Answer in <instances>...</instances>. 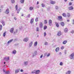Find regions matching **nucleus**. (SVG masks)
<instances>
[{"label": "nucleus", "mask_w": 74, "mask_h": 74, "mask_svg": "<svg viewBox=\"0 0 74 74\" xmlns=\"http://www.w3.org/2000/svg\"><path fill=\"white\" fill-rule=\"evenodd\" d=\"M4 59L6 61V62H8V61H9V60H10V57H5L4 58Z\"/></svg>", "instance_id": "obj_1"}, {"label": "nucleus", "mask_w": 74, "mask_h": 74, "mask_svg": "<svg viewBox=\"0 0 74 74\" xmlns=\"http://www.w3.org/2000/svg\"><path fill=\"white\" fill-rule=\"evenodd\" d=\"M3 71L5 73V74H9L10 73V71H7L6 70H3Z\"/></svg>", "instance_id": "obj_2"}, {"label": "nucleus", "mask_w": 74, "mask_h": 74, "mask_svg": "<svg viewBox=\"0 0 74 74\" xmlns=\"http://www.w3.org/2000/svg\"><path fill=\"white\" fill-rule=\"evenodd\" d=\"M52 20L50 19L49 21V25L50 26H52Z\"/></svg>", "instance_id": "obj_3"}, {"label": "nucleus", "mask_w": 74, "mask_h": 74, "mask_svg": "<svg viewBox=\"0 0 74 74\" xmlns=\"http://www.w3.org/2000/svg\"><path fill=\"white\" fill-rule=\"evenodd\" d=\"M29 40V38H28L27 37L26 38H25L23 39V41L25 42H27Z\"/></svg>", "instance_id": "obj_4"}, {"label": "nucleus", "mask_w": 74, "mask_h": 74, "mask_svg": "<svg viewBox=\"0 0 74 74\" xmlns=\"http://www.w3.org/2000/svg\"><path fill=\"white\" fill-rule=\"evenodd\" d=\"M1 22L2 23L3 26H5V21L3 20H1Z\"/></svg>", "instance_id": "obj_5"}, {"label": "nucleus", "mask_w": 74, "mask_h": 74, "mask_svg": "<svg viewBox=\"0 0 74 74\" xmlns=\"http://www.w3.org/2000/svg\"><path fill=\"white\" fill-rule=\"evenodd\" d=\"M19 71H20V69H17L15 71V74H17V73H19Z\"/></svg>", "instance_id": "obj_6"}, {"label": "nucleus", "mask_w": 74, "mask_h": 74, "mask_svg": "<svg viewBox=\"0 0 74 74\" xmlns=\"http://www.w3.org/2000/svg\"><path fill=\"white\" fill-rule=\"evenodd\" d=\"M74 53H72L71 55V57H70V59H73V58H74Z\"/></svg>", "instance_id": "obj_7"}, {"label": "nucleus", "mask_w": 74, "mask_h": 74, "mask_svg": "<svg viewBox=\"0 0 74 74\" xmlns=\"http://www.w3.org/2000/svg\"><path fill=\"white\" fill-rule=\"evenodd\" d=\"M40 28H42L43 26V24H42V23H40Z\"/></svg>", "instance_id": "obj_8"}, {"label": "nucleus", "mask_w": 74, "mask_h": 74, "mask_svg": "<svg viewBox=\"0 0 74 74\" xmlns=\"http://www.w3.org/2000/svg\"><path fill=\"white\" fill-rule=\"evenodd\" d=\"M68 9L69 10H73L74 8L73 6H70L68 8Z\"/></svg>", "instance_id": "obj_9"}, {"label": "nucleus", "mask_w": 74, "mask_h": 74, "mask_svg": "<svg viewBox=\"0 0 74 74\" xmlns=\"http://www.w3.org/2000/svg\"><path fill=\"white\" fill-rule=\"evenodd\" d=\"M13 40H14L13 39L10 40L8 41V42L7 44H9L11 43V42H12V41H13Z\"/></svg>", "instance_id": "obj_10"}, {"label": "nucleus", "mask_w": 74, "mask_h": 74, "mask_svg": "<svg viewBox=\"0 0 74 74\" xmlns=\"http://www.w3.org/2000/svg\"><path fill=\"white\" fill-rule=\"evenodd\" d=\"M50 1L51 4H55V2L52 1V0H50Z\"/></svg>", "instance_id": "obj_11"}, {"label": "nucleus", "mask_w": 74, "mask_h": 74, "mask_svg": "<svg viewBox=\"0 0 74 74\" xmlns=\"http://www.w3.org/2000/svg\"><path fill=\"white\" fill-rule=\"evenodd\" d=\"M9 12H10V11L9 10V9H8L6 10V11L5 12V13H6V14H9Z\"/></svg>", "instance_id": "obj_12"}, {"label": "nucleus", "mask_w": 74, "mask_h": 74, "mask_svg": "<svg viewBox=\"0 0 74 74\" xmlns=\"http://www.w3.org/2000/svg\"><path fill=\"white\" fill-rule=\"evenodd\" d=\"M32 45H33V42L31 41L29 43V47H31L32 46Z\"/></svg>", "instance_id": "obj_13"}, {"label": "nucleus", "mask_w": 74, "mask_h": 74, "mask_svg": "<svg viewBox=\"0 0 74 74\" xmlns=\"http://www.w3.org/2000/svg\"><path fill=\"white\" fill-rule=\"evenodd\" d=\"M10 32L11 33H13V32H14V28H12V29H10Z\"/></svg>", "instance_id": "obj_14"}, {"label": "nucleus", "mask_w": 74, "mask_h": 74, "mask_svg": "<svg viewBox=\"0 0 74 74\" xmlns=\"http://www.w3.org/2000/svg\"><path fill=\"white\" fill-rule=\"evenodd\" d=\"M55 24L56 25V26L57 27H59V24H58V23L56 22H55Z\"/></svg>", "instance_id": "obj_15"}, {"label": "nucleus", "mask_w": 74, "mask_h": 74, "mask_svg": "<svg viewBox=\"0 0 74 74\" xmlns=\"http://www.w3.org/2000/svg\"><path fill=\"white\" fill-rule=\"evenodd\" d=\"M62 33H61V32L60 31H59L58 34V36H61Z\"/></svg>", "instance_id": "obj_16"}, {"label": "nucleus", "mask_w": 74, "mask_h": 74, "mask_svg": "<svg viewBox=\"0 0 74 74\" xmlns=\"http://www.w3.org/2000/svg\"><path fill=\"white\" fill-rule=\"evenodd\" d=\"M68 32V29L67 28H66L64 29V32L65 33H67Z\"/></svg>", "instance_id": "obj_17"}, {"label": "nucleus", "mask_w": 74, "mask_h": 74, "mask_svg": "<svg viewBox=\"0 0 74 74\" xmlns=\"http://www.w3.org/2000/svg\"><path fill=\"white\" fill-rule=\"evenodd\" d=\"M59 51V47H58L57 48H56V52H58V51Z\"/></svg>", "instance_id": "obj_18"}, {"label": "nucleus", "mask_w": 74, "mask_h": 74, "mask_svg": "<svg viewBox=\"0 0 74 74\" xmlns=\"http://www.w3.org/2000/svg\"><path fill=\"white\" fill-rule=\"evenodd\" d=\"M38 42L37 41H36L34 43V47H36L37 45Z\"/></svg>", "instance_id": "obj_19"}, {"label": "nucleus", "mask_w": 74, "mask_h": 74, "mask_svg": "<svg viewBox=\"0 0 74 74\" xmlns=\"http://www.w3.org/2000/svg\"><path fill=\"white\" fill-rule=\"evenodd\" d=\"M40 70L36 71L35 74H38L40 73Z\"/></svg>", "instance_id": "obj_20"}, {"label": "nucleus", "mask_w": 74, "mask_h": 74, "mask_svg": "<svg viewBox=\"0 0 74 74\" xmlns=\"http://www.w3.org/2000/svg\"><path fill=\"white\" fill-rule=\"evenodd\" d=\"M16 50H14L12 51V53L13 54H16Z\"/></svg>", "instance_id": "obj_21"}, {"label": "nucleus", "mask_w": 74, "mask_h": 74, "mask_svg": "<svg viewBox=\"0 0 74 74\" xmlns=\"http://www.w3.org/2000/svg\"><path fill=\"white\" fill-rule=\"evenodd\" d=\"M67 42V41L66 40H64L62 44L65 45L66 44Z\"/></svg>", "instance_id": "obj_22"}, {"label": "nucleus", "mask_w": 74, "mask_h": 74, "mask_svg": "<svg viewBox=\"0 0 74 74\" xmlns=\"http://www.w3.org/2000/svg\"><path fill=\"white\" fill-rule=\"evenodd\" d=\"M22 9V8H20L17 10V14H19V11H21V10Z\"/></svg>", "instance_id": "obj_23"}, {"label": "nucleus", "mask_w": 74, "mask_h": 74, "mask_svg": "<svg viewBox=\"0 0 74 74\" xmlns=\"http://www.w3.org/2000/svg\"><path fill=\"white\" fill-rule=\"evenodd\" d=\"M34 21V19L33 18H32L31 20L30 23L31 24H32L33 21Z\"/></svg>", "instance_id": "obj_24"}, {"label": "nucleus", "mask_w": 74, "mask_h": 74, "mask_svg": "<svg viewBox=\"0 0 74 74\" xmlns=\"http://www.w3.org/2000/svg\"><path fill=\"white\" fill-rule=\"evenodd\" d=\"M29 10H30V11H32V10H33V9H34V8H33V7H31L29 8Z\"/></svg>", "instance_id": "obj_25"}, {"label": "nucleus", "mask_w": 74, "mask_h": 74, "mask_svg": "<svg viewBox=\"0 0 74 74\" xmlns=\"http://www.w3.org/2000/svg\"><path fill=\"white\" fill-rule=\"evenodd\" d=\"M61 24L62 26H64V23L63 22H61Z\"/></svg>", "instance_id": "obj_26"}, {"label": "nucleus", "mask_w": 74, "mask_h": 74, "mask_svg": "<svg viewBox=\"0 0 74 74\" xmlns=\"http://www.w3.org/2000/svg\"><path fill=\"white\" fill-rule=\"evenodd\" d=\"M62 15L64 17H66V16H67V15H66V13H63L62 14Z\"/></svg>", "instance_id": "obj_27"}, {"label": "nucleus", "mask_w": 74, "mask_h": 74, "mask_svg": "<svg viewBox=\"0 0 74 74\" xmlns=\"http://www.w3.org/2000/svg\"><path fill=\"white\" fill-rule=\"evenodd\" d=\"M71 73V71H69L66 73V74H70Z\"/></svg>", "instance_id": "obj_28"}, {"label": "nucleus", "mask_w": 74, "mask_h": 74, "mask_svg": "<svg viewBox=\"0 0 74 74\" xmlns=\"http://www.w3.org/2000/svg\"><path fill=\"white\" fill-rule=\"evenodd\" d=\"M58 19H62V17L61 16H58Z\"/></svg>", "instance_id": "obj_29"}, {"label": "nucleus", "mask_w": 74, "mask_h": 74, "mask_svg": "<svg viewBox=\"0 0 74 74\" xmlns=\"http://www.w3.org/2000/svg\"><path fill=\"white\" fill-rule=\"evenodd\" d=\"M24 1H25V0H21V2L22 4L24 3Z\"/></svg>", "instance_id": "obj_30"}, {"label": "nucleus", "mask_w": 74, "mask_h": 74, "mask_svg": "<svg viewBox=\"0 0 74 74\" xmlns=\"http://www.w3.org/2000/svg\"><path fill=\"white\" fill-rule=\"evenodd\" d=\"M27 62H24V64L25 65V66L27 65Z\"/></svg>", "instance_id": "obj_31"}, {"label": "nucleus", "mask_w": 74, "mask_h": 74, "mask_svg": "<svg viewBox=\"0 0 74 74\" xmlns=\"http://www.w3.org/2000/svg\"><path fill=\"white\" fill-rule=\"evenodd\" d=\"M5 35H6V32H5L3 34V37H5Z\"/></svg>", "instance_id": "obj_32"}, {"label": "nucleus", "mask_w": 74, "mask_h": 74, "mask_svg": "<svg viewBox=\"0 0 74 74\" xmlns=\"http://www.w3.org/2000/svg\"><path fill=\"white\" fill-rule=\"evenodd\" d=\"M36 73L35 70H34L33 71H31V73H32L33 74H34V73Z\"/></svg>", "instance_id": "obj_33"}, {"label": "nucleus", "mask_w": 74, "mask_h": 74, "mask_svg": "<svg viewBox=\"0 0 74 74\" xmlns=\"http://www.w3.org/2000/svg\"><path fill=\"white\" fill-rule=\"evenodd\" d=\"M42 7H45V5H44V3H42Z\"/></svg>", "instance_id": "obj_34"}, {"label": "nucleus", "mask_w": 74, "mask_h": 74, "mask_svg": "<svg viewBox=\"0 0 74 74\" xmlns=\"http://www.w3.org/2000/svg\"><path fill=\"white\" fill-rule=\"evenodd\" d=\"M2 25H0V31L1 30V29H2Z\"/></svg>", "instance_id": "obj_35"}, {"label": "nucleus", "mask_w": 74, "mask_h": 74, "mask_svg": "<svg viewBox=\"0 0 74 74\" xmlns=\"http://www.w3.org/2000/svg\"><path fill=\"white\" fill-rule=\"evenodd\" d=\"M35 21L36 22H38V18H36L35 19Z\"/></svg>", "instance_id": "obj_36"}, {"label": "nucleus", "mask_w": 74, "mask_h": 74, "mask_svg": "<svg viewBox=\"0 0 74 74\" xmlns=\"http://www.w3.org/2000/svg\"><path fill=\"white\" fill-rule=\"evenodd\" d=\"M12 3H15V1L14 0H11Z\"/></svg>", "instance_id": "obj_37"}, {"label": "nucleus", "mask_w": 74, "mask_h": 74, "mask_svg": "<svg viewBox=\"0 0 74 74\" xmlns=\"http://www.w3.org/2000/svg\"><path fill=\"white\" fill-rule=\"evenodd\" d=\"M47 26H45L44 27V30H46V29H47Z\"/></svg>", "instance_id": "obj_38"}, {"label": "nucleus", "mask_w": 74, "mask_h": 74, "mask_svg": "<svg viewBox=\"0 0 74 74\" xmlns=\"http://www.w3.org/2000/svg\"><path fill=\"white\" fill-rule=\"evenodd\" d=\"M39 31V28L37 27L36 28V31L38 32Z\"/></svg>", "instance_id": "obj_39"}, {"label": "nucleus", "mask_w": 74, "mask_h": 74, "mask_svg": "<svg viewBox=\"0 0 74 74\" xmlns=\"http://www.w3.org/2000/svg\"><path fill=\"white\" fill-rule=\"evenodd\" d=\"M60 66H63V62H61L60 63Z\"/></svg>", "instance_id": "obj_40"}, {"label": "nucleus", "mask_w": 74, "mask_h": 74, "mask_svg": "<svg viewBox=\"0 0 74 74\" xmlns=\"http://www.w3.org/2000/svg\"><path fill=\"white\" fill-rule=\"evenodd\" d=\"M67 16L68 17H69V16H70V13H68L67 14Z\"/></svg>", "instance_id": "obj_41"}, {"label": "nucleus", "mask_w": 74, "mask_h": 74, "mask_svg": "<svg viewBox=\"0 0 74 74\" xmlns=\"http://www.w3.org/2000/svg\"><path fill=\"white\" fill-rule=\"evenodd\" d=\"M47 20H45V23L46 24H47Z\"/></svg>", "instance_id": "obj_42"}, {"label": "nucleus", "mask_w": 74, "mask_h": 74, "mask_svg": "<svg viewBox=\"0 0 74 74\" xmlns=\"http://www.w3.org/2000/svg\"><path fill=\"white\" fill-rule=\"evenodd\" d=\"M56 10H58V9H59V7L58 6H56Z\"/></svg>", "instance_id": "obj_43"}, {"label": "nucleus", "mask_w": 74, "mask_h": 74, "mask_svg": "<svg viewBox=\"0 0 74 74\" xmlns=\"http://www.w3.org/2000/svg\"><path fill=\"white\" fill-rule=\"evenodd\" d=\"M64 46H62L61 47V49H64Z\"/></svg>", "instance_id": "obj_44"}, {"label": "nucleus", "mask_w": 74, "mask_h": 74, "mask_svg": "<svg viewBox=\"0 0 74 74\" xmlns=\"http://www.w3.org/2000/svg\"><path fill=\"white\" fill-rule=\"evenodd\" d=\"M15 8L16 10H18V5H16L15 7Z\"/></svg>", "instance_id": "obj_45"}, {"label": "nucleus", "mask_w": 74, "mask_h": 74, "mask_svg": "<svg viewBox=\"0 0 74 74\" xmlns=\"http://www.w3.org/2000/svg\"><path fill=\"white\" fill-rule=\"evenodd\" d=\"M47 35V34L46 33V32H45L44 33V37H45L46 35Z\"/></svg>", "instance_id": "obj_46"}, {"label": "nucleus", "mask_w": 74, "mask_h": 74, "mask_svg": "<svg viewBox=\"0 0 74 74\" xmlns=\"http://www.w3.org/2000/svg\"><path fill=\"white\" fill-rule=\"evenodd\" d=\"M48 42H45V45H48Z\"/></svg>", "instance_id": "obj_47"}, {"label": "nucleus", "mask_w": 74, "mask_h": 74, "mask_svg": "<svg viewBox=\"0 0 74 74\" xmlns=\"http://www.w3.org/2000/svg\"><path fill=\"white\" fill-rule=\"evenodd\" d=\"M34 54L35 55H37V51H35Z\"/></svg>", "instance_id": "obj_48"}, {"label": "nucleus", "mask_w": 74, "mask_h": 74, "mask_svg": "<svg viewBox=\"0 0 74 74\" xmlns=\"http://www.w3.org/2000/svg\"><path fill=\"white\" fill-rule=\"evenodd\" d=\"M72 5V3L70 2L69 3V5Z\"/></svg>", "instance_id": "obj_49"}, {"label": "nucleus", "mask_w": 74, "mask_h": 74, "mask_svg": "<svg viewBox=\"0 0 74 74\" xmlns=\"http://www.w3.org/2000/svg\"><path fill=\"white\" fill-rule=\"evenodd\" d=\"M71 33H72V34H73V33H74V31H72Z\"/></svg>", "instance_id": "obj_50"}, {"label": "nucleus", "mask_w": 74, "mask_h": 74, "mask_svg": "<svg viewBox=\"0 0 74 74\" xmlns=\"http://www.w3.org/2000/svg\"><path fill=\"white\" fill-rule=\"evenodd\" d=\"M30 14H28V16H27V17L28 18H29V17H30Z\"/></svg>", "instance_id": "obj_51"}, {"label": "nucleus", "mask_w": 74, "mask_h": 74, "mask_svg": "<svg viewBox=\"0 0 74 74\" xmlns=\"http://www.w3.org/2000/svg\"><path fill=\"white\" fill-rule=\"evenodd\" d=\"M49 55H50V54L49 53L48 55H47V56L48 57V56H49Z\"/></svg>", "instance_id": "obj_52"}, {"label": "nucleus", "mask_w": 74, "mask_h": 74, "mask_svg": "<svg viewBox=\"0 0 74 74\" xmlns=\"http://www.w3.org/2000/svg\"><path fill=\"white\" fill-rule=\"evenodd\" d=\"M17 31H18L17 30H16V31L14 33H17Z\"/></svg>", "instance_id": "obj_53"}, {"label": "nucleus", "mask_w": 74, "mask_h": 74, "mask_svg": "<svg viewBox=\"0 0 74 74\" xmlns=\"http://www.w3.org/2000/svg\"><path fill=\"white\" fill-rule=\"evenodd\" d=\"M21 72H23V70L21 69L20 71Z\"/></svg>", "instance_id": "obj_54"}, {"label": "nucleus", "mask_w": 74, "mask_h": 74, "mask_svg": "<svg viewBox=\"0 0 74 74\" xmlns=\"http://www.w3.org/2000/svg\"><path fill=\"white\" fill-rule=\"evenodd\" d=\"M47 53H45V55H44L45 56H46V55H47Z\"/></svg>", "instance_id": "obj_55"}, {"label": "nucleus", "mask_w": 74, "mask_h": 74, "mask_svg": "<svg viewBox=\"0 0 74 74\" xmlns=\"http://www.w3.org/2000/svg\"><path fill=\"white\" fill-rule=\"evenodd\" d=\"M14 19L15 20V21H16V20H17V18L16 17H14Z\"/></svg>", "instance_id": "obj_56"}, {"label": "nucleus", "mask_w": 74, "mask_h": 74, "mask_svg": "<svg viewBox=\"0 0 74 74\" xmlns=\"http://www.w3.org/2000/svg\"><path fill=\"white\" fill-rule=\"evenodd\" d=\"M42 55H41V56H40V58H42Z\"/></svg>", "instance_id": "obj_57"}, {"label": "nucleus", "mask_w": 74, "mask_h": 74, "mask_svg": "<svg viewBox=\"0 0 74 74\" xmlns=\"http://www.w3.org/2000/svg\"><path fill=\"white\" fill-rule=\"evenodd\" d=\"M36 55H34V54L32 56V58H34V56H35Z\"/></svg>", "instance_id": "obj_58"}, {"label": "nucleus", "mask_w": 74, "mask_h": 74, "mask_svg": "<svg viewBox=\"0 0 74 74\" xmlns=\"http://www.w3.org/2000/svg\"><path fill=\"white\" fill-rule=\"evenodd\" d=\"M1 8H3V5H1Z\"/></svg>", "instance_id": "obj_59"}, {"label": "nucleus", "mask_w": 74, "mask_h": 74, "mask_svg": "<svg viewBox=\"0 0 74 74\" xmlns=\"http://www.w3.org/2000/svg\"><path fill=\"white\" fill-rule=\"evenodd\" d=\"M67 22H70V20L69 19H68L67 20Z\"/></svg>", "instance_id": "obj_60"}, {"label": "nucleus", "mask_w": 74, "mask_h": 74, "mask_svg": "<svg viewBox=\"0 0 74 74\" xmlns=\"http://www.w3.org/2000/svg\"><path fill=\"white\" fill-rule=\"evenodd\" d=\"M67 0H64V1L65 2H67Z\"/></svg>", "instance_id": "obj_61"}, {"label": "nucleus", "mask_w": 74, "mask_h": 74, "mask_svg": "<svg viewBox=\"0 0 74 74\" xmlns=\"http://www.w3.org/2000/svg\"><path fill=\"white\" fill-rule=\"evenodd\" d=\"M39 4V2L38 1L37 2V4Z\"/></svg>", "instance_id": "obj_62"}, {"label": "nucleus", "mask_w": 74, "mask_h": 74, "mask_svg": "<svg viewBox=\"0 0 74 74\" xmlns=\"http://www.w3.org/2000/svg\"><path fill=\"white\" fill-rule=\"evenodd\" d=\"M73 23H72V24H73V25H74V20H73Z\"/></svg>", "instance_id": "obj_63"}, {"label": "nucleus", "mask_w": 74, "mask_h": 74, "mask_svg": "<svg viewBox=\"0 0 74 74\" xmlns=\"http://www.w3.org/2000/svg\"><path fill=\"white\" fill-rule=\"evenodd\" d=\"M36 8H39V6H38L36 7Z\"/></svg>", "instance_id": "obj_64"}]
</instances>
